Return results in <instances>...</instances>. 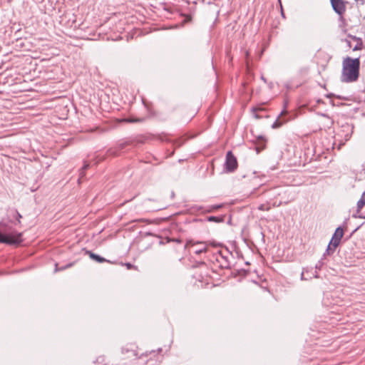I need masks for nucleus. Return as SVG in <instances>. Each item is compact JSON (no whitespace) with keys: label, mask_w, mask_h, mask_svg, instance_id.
I'll return each mask as SVG.
<instances>
[{"label":"nucleus","mask_w":365,"mask_h":365,"mask_svg":"<svg viewBox=\"0 0 365 365\" xmlns=\"http://www.w3.org/2000/svg\"><path fill=\"white\" fill-rule=\"evenodd\" d=\"M359 58L346 57L342 62L341 81L350 83L356 81L359 76Z\"/></svg>","instance_id":"1"},{"label":"nucleus","mask_w":365,"mask_h":365,"mask_svg":"<svg viewBox=\"0 0 365 365\" xmlns=\"http://www.w3.org/2000/svg\"><path fill=\"white\" fill-rule=\"evenodd\" d=\"M11 223V221L0 222V243L19 245L23 242L22 233L17 232Z\"/></svg>","instance_id":"2"},{"label":"nucleus","mask_w":365,"mask_h":365,"mask_svg":"<svg viewBox=\"0 0 365 365\" xmlns=\"http://www.w3.org/2000/svg\"><path fill=\"white\" fill-rule=\"evenodd\" d=\"M343 235L344 230L341 227H338L336 229L324 255L326 254L331 255L334 252L335 249L339 246Z\"/></svg>","instance_id":"3"},{"label":"nucleus","mask_w":365,"mask_h":365,"mask_svg":"<svg viewBox=\"0 0 365 365\" xmlns=\"http://www.w3.org/2000/svg\"><path fill=\"white\" fill-rule=\"evenodd\" d=\"M224 166L226 173H233L237 170L238 166L237 160L232 151L227 153Z\"/></svg>","instance_id":"4"},{"label":"nucleus","mask_w":365,"mask_h":365,"mask_svg":"<svg viewBox=\"0 0 365 365\" xmlns=\"http://www.w3.org/2000/svg\"><path fill=\"white\" fill-rule=\"evenodd\" d=\"M188 246H191L194 248L193 252L195 254L200 255L207 251L208 243L206 242H194L192 240H190L185 245V247Z\"/></svg>","instance_id":"5"},{"label":"nucleus","mask_w":365,"mask_h":365,"mask_svg":"<svg viewBox=\"0 0 365 365\" xmlns=\"http://www.w3.org/2000/svg\"><path fill=\"white\" fill-rule=\"evenodd\" d=\"M331 6L334 11L340 16H342L345 11V4L343 0H331Z\"/></svg>","instance_id":"6"},{"label":"nucleus","mask_w":365,"mask_h":365,"mask_svg":"<svg viewBox=\"0 0 365 365\" xmlns=\"http://www.w3.org/2000/svg\"><path fill=\"white\" fill-rule=\"evenodd\" d=\"M287 111L286 110V109L284 108L281 113L279 115L278 118H277V120L273 123V124L272 125V128L273 129H277V128H280L283 124H284L287 120H280V118L287 114Z\"/></svg>","instance_id":"7"},{"label":"nucleus","mask_w":365,"mask_h":365,"mask_svg":"<svg viewBox=\"0 0 365 365\" xmlns=\"http://www.w3.org/2000/svg\"><path fill=\"white\" fill-rule=\"evenodd\" d=\"M217 261L220 263V266L223 269H230L231 264L227 259L222 255H218L216 258Z\"/></svg>","instance_id":"8"},{"label":"nucleus","mask_w":365,"mask_h":365,"mask_svg":"<svg viewBox=\"0 0 365 365\" xmlns=\"http://www.w3.org/2000/svg\"><path fill=\"white\" fill-rule=\"evenodd\" d=\"M255 143L257 145V152L259 153L260 150H262L265 148L266 139L262 135H259L256 138Z\"/></svg>","instance_id":"9"},{"label":"nucleus","mask_w":365,"mask_h":365,"mask_svg":"<svg viewBox=\"0 0 365 365\" xmlns=\"http://www.w3.org/2000/svg\"><path fill=\"white\" fill-rule=\"evenodd\" d=\"M348 37L351 38L352 40L357 41V43L355 45V46L353 48V51H359L361 50L363 48V41L361 38L356 37L355 36H353L351 34H349Z\"/></svg>","instance_id":"10"},{"label":"nucleus","mask_w":365,"mask_h":365,"mask_svg":"<svg viewBox=\"0 0 365 365\" xmlns=\"http://www.w3.org/2000/svg\"><path fill=\"white\" fill-rule=\"evenodd\" d=\"M86 255H88L92 259L96 260V262L99 263H103L105 262H108L107 259L103 258V257H101L98 255L94 254L91 251L87 250L86 252Z\"/></svg>","instance_id":"11"},{"label":"nucleus","mask_w":365,"mask_h":365,"mask_svg":"<svg viewBox=\"0 0 365 365\" xmlns=\"http://www.w3.org/2000/svg\"><path fill=\"white\" fill-rule=\"evenodd\" d=\"M90 167V163L87 162H84L83 166L82 168L79 170V178L78 179V183H81V181L82 180L83 178L85 176V171Z\"/></svg>","instance_id":"12"},{"label":"nucleus","mask_w":365,"mask_h":365,"mask_svg":"<svg viewBox=\"0 0 365 365\" xmlns=\"http://www.w3.org/2000/svg\"><path fill=\"white\" fill-rule=\"evenodd\" d=\"M365 205V191L362 193L360 199L357 202V213L360 212V210L364 207Z\"/></svg>","instance_id":"13"},{"label":"nucleus","mask_w":365,"mask_h":365,"mask_svg":"<svg viewBox=\"0 0 365 365\" xmlns=\"http://www.w3.org/2000/svg\"><path fill=\"white\" fill-rule=\"evenodd\" d=\"M207 221L220 223L222 222L225 220L224 216H210L207 218Z\"/></svg>","instance_id":"14"},{"label":"nucleus","mask_w":365,"mask_h":365,"mask_svg":"<svg viewBox=\"0 0 365 365\" xmlns=\"http://www.w3.org/2000/svg\"><path fill=\"white\" fill-rule=\"evenodd\" d=\"M120 150L117 148V147L111 148L107 150V155L109 156L115 157L119 155Z\"/></svg>","instance_id":"15"},{"label":"nucleus","mask_w":365,"mask_h":365,"mask_svg":"<svg viewBox=\"0 0 365 365\" xmlns=\"http://www.w3.org/2000/svg\"><path fill=\"white\" fill-rule=\"evenodd\" d=\"M271 209V207L269 206V203L267 204H261L258 207V210L261 211H269Z\"/></svg>","instance_id":"16"},{"label":"nucleus","mask_w":365,"mask_h":365,"mask_svg":"<svg viewBox=\"0 0 365 365\" xmlns=\"http://www.w3.org/2000/svg\"><path fill=\"white\" fill-rule=\"evenodd\" d=\"M13 212V217L16 219L18 223H21V215L17 210H14Z\"/></svg>","instance_id":"17"},{"label":"nucleus","mask_w":365,"mask_h":365,"mask_svg":"<svg viewBox=\"0 0 365 365\" xmlns=\"http://www.w3.org/2000/svg\"><path fill=\"white\" fill-rule=\"evenodd\" d=\"M128 144V142H123L119 143L116 147L120 151L124 149Z\"/></svg>","instance_id":"18"},{"label":"nucleus","mask_w":365,"mask_h":365,"mask_svg":"<svg viewBox=\"0 0 365 365\" xmlns=\"http://www.w3.org/2000/svg\"><path fill=\"white\" fill-rule=\"evenodd\" d=\"M222 207L221 205H211L210 207H209L208 210H207L208 212H212L215 210H218L219 208H220Z\"/></svg>","instance_id":"19"},{"label":"nucleus","mask_w":365,"mask_h":365,"mask_svg":"<svg viewBox=\"0 0 365 365\" xmlns=\"http://www.w3.org/2000/svg\"><path fill=\"white\" fill-rule=\"evenodd\" d=\"M105 159V156H101L100 155H97L95 158V165H97L100 162L103 161Z\"/></svg>","instance_id":"20"},{"label":"nucleus","mask_w":365,"mask_h":365,"mask_svg":"<svg viewBox=\"0 0 365 365\" xmlns=\"http://www.w3.org/2000/svg\"><path fill=\"white\" fill-rule=\"evenodd\" d=\"M71 266V264H67L66 266H64V267H58V264H56V269H55V271L57 272V271H61V270H63L65 269L67 267H70Z\"/></svg>","instance_id":"21"},{"label":"nucleus","mask_w":365,"mask_h":365,"mask_svg":"<svg viewBox=\"0 0 365 365\" xmlns=\"http://www.w3.org/2000/svg\"><path fill=\"white\" fill-rule=\"evenodd\" d=\"M323 264H324V262L322 260H320L316 264V268L318 269H320L322 268V267L323 266Z\"/></svg>","instance_id":"22"},{"label":"nucleus","mask_w":365,"mask_h":365,"mask_svg":"<svg viewBox=\"0 0 365 365\" xmlns=\"http://www.w3.org/2000/svg\"><path fill=\"white\" fill-rule=\"evenodd\" d=\"M346 43H347L348 47H349V48H351V42H350L349 41H348V40H346Z\"/></svg>","instance_id":"23"},{"label":"nucleus","mask_w":365,"mask_h":365,"mask_svg":"<svg viewBox=\"0 0 365 365\" xmlns=\"http://www.w3.org/2000/svg\"><path fill=\"white\" fill-rule=\"evenodd\" d=\"M160 140H163V141H164V140H168V138H167V137H166L165 135V136H163V137L160 136Z\"/></svg>","instance_id":"24"},{"label":"nucleus","mask_w":365,"mask_h":365,"mask_svg":"<svg viewBox=\"0 0 365 365\" xmlns=\"http://www.w3.org/2000/svg\"><path fill=\"white\" fill-rule=\"evenodd\" d=\"M301 279H302V280H306V279H307L304 277V272L302 273Z\"/></svg>","instance_id":"25"},{"label":"nucleus","mask_w":365,"mask_h":365,"mask_svg":"<svg viewBox=\"0 0 365 365\" xmlns=\"http://www.w3.org/2000/svg\"><path fill=\"white\" fill-rule=\"evenodd\" d=\"M354 217H357V216L356 215H354ZM358 217L359 218H365V217H363L361 215H358Z\"/></svg>","instance_id":"26"},{"label":"nucleus","mask_w":365,"mask_h":365,"mask_svg":"<svg viewBox=\"0 0 365 365\" xmlns=\"http://www.w3.org/2000/svg\"><path fill=\"white\" fill-rule=\"evenodd\" d=\"M126 266H127L128 268H130L132 265L130 263H127Z\"/></svg>","instance_id":"27"},{"label":"nucleus","mask_w":365,"mask_h":365,"mask_svg":"<svg viewBox=\"0 0 365 365\" xmlns=\"http://www.w3.org/2000/svg\"><path fill=\"white\" fill-rule=\"evenodd\" d=\"M346 128H347L348 129H350L352 131V128H350L349 125H346Z\"/></svg>","instance_id":"28"},{"label":"nucleus","mask_w":365,"mask_h":365,"mask_svg":"<svg viewBox=\"0 0 365 365\" xmlns=\"http://www.w3.org/2000/svg\"><path fill=\"white\" fill-rule=\"evenodd\" d=\"M175 241H176L177 242H178V243H180V242H181V241H180V240H175Z\"/></svg>","instance_id":"29"}]
</instances>
